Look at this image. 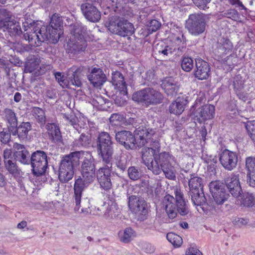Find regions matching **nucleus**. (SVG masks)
I'll list each match as a JSON object with an SVG mask.
<instances>
[{
    "instance_id": "f257e3e1",
    "label": "nucleus",
    "mask_w": 255,
    "mask_h": 255,
    "mask_svg": "<svg viewBox=\"0 0 255 255\" xmlns=\"http://www.w3.org/2000/svg\"><path fill=\"white\" fill-rule=\"evenodd\" d=\"M27 26L26 29V26L24 25V31H26L23 34L24 39L31 46H38L44 41H57L63 27V18L58 14L55 13L52 16L50 25L48 26H41L38 24H30Z\"/></svg>"
},
{
    "instance_id": "f03ea898",
    "label": "nucleus",
    "mask_w": 255,
    "mask_h": 255,
    "mask_svg": "<svg viewBox=\"0 0 255 255\" xmlns=\"http://www.w3.org/2000/svg\"><path fill=\"white\" fill-rule=\"evenodd\" d=\"M83 156L84 158L81 166L83 176L82 185L86 186L94 181L95 171L94 158L90 153L75 151L65 156V173L66 172L65 174V182L73 178V168L79 164V160Z\"/></svg>"
},
{
    "instance_id": "7ed1b4c3",
    "label": "nucleus",
    "mask_w": 255,
    "mask_h": 255,
    "mask_svg": "<svg viewBox=\"0 0 255 255\" xmlns=\"http://www.w3.org/2000/svg\"><path fill=\"white\" fill-rule=\"evenodd\" d=\"M163 206L165 209L168 217L170 219L176 217L177 213L184 216L189 212L188 208L183 199V194L179 191H175V198L169 194L164 196Z\"/></svg>"
},
{
    "instance_id": "20e7f679",
    "label": "nucleus",
    "mask_w": 255,
    "mask_h": 255,
    "mask_svg": "<svg viewBox=\"0 0 255 255\" xmlns=\"http://www.w3.org/2000/svg\"><path fill=\"white\" fill-rule=\"evenodd\" d=\"M96 148L98 155L104 163L110 164L114 153L112 137L107 132H101L97 139Z\"/></svg>"
},
{
    "instance_id": "39448f33",
    "label": "nucleus",
    "mask_w": 255,
    "mask_h": 255,
    "mask_svg": "<svg viewBox=\"0 0 255 255\" xmlns=\"http://www.w3.org/2000/svg\"><path fill=\"white\" fill-rule=\"evenodd\" d=\"M106 25L111 32L121 36H129L134 32V28L132 23L117 15L110 16Z\"/></svg>"
},
{
    "instance_id": "423d86ee",
    "label": "nucleus",
    "mask_w": 255,
    "mask_h": 255,
    "mask_svg": "<svg viewBox=\"0 0 255 255\" xmlns=\"http://www.w3.org/2000/svg\"><path fill=\"white\" fill-rule=\"evenodd\" d=\"M0 29L7 31L10 35H20L22 32L19 23L13 18L11 12L5 8H0Z\"/></svg>"
},
{
    "instance_id": "0eeeda50",
    "label": "nucleus",
    "mask_w": 255,
    "mask_h": 255,
    "mask_svg": "<svg viewBox=\"0 0 255 255\" xmlns=\"http://www.w3.org/2000/svg\"><path fill=\"white\" fill-rule=\"evenodd\" d=\"M133 101L140 102L146 106L158 104L162 102V94L151 88H144L134 93L132 97Z\"/></svg>"
},
{
    "instance_id": "6e6552de",
    "label": "nucleus",
    "mask_w": 255,
    "mask_h": 255,
    "mask_svg": "<svg viewBox=\"0 0 255 255\" xmlns=\"http://www.w3.org/2000/svg\"><path fill=\"white\" fill-rule=\"evenodd\" d=\"M85 186L82 185V180L78 179L76 180L74 184V193H75V202L76 206L74 210L76 212L82 213L84 214L89 213L92 214L91 211H90V200L88 198H84L82 200L81 204V198L82 190ZM101 210L98 208L95 212L92 213L93 215L100 216Z\"/></svg>"
},
{
    "instance_id": "1a4fd4ad",
    "label": "nucleus",
    "mask_w": 255,
    "mask_h": 255,
    "mask_svg": "<svg viewBox=\"0 0 255 255\" xmlns=\"http://www.w3.org/2000/svg\"><path fill=\"white\" fill-rule=\"evenodd\" d=\"M207 21L206 15L203 13L192 14L186 20V27L191 34L198 36L205 31Z\"/></svg>"
},
{
    "instance_id": "9d476101",
    "label": "nucleus",
    "mask_w": 255,
    "mask_h": 255,
    "mask_svg": "<svg viewBox=\"0 0 255 255\" xmlns=\"http://www.w3.org/2000/svg\"><path fill=\"white\" fill-rule=\"evenodd\" d=\"M128 206L130 211L134 213L140 221H143L147 218L148 206L147 202L142 198L134 195L128 197Z\"/></svg>"
},
{
    "instance_id": "9b49d317",
    "label": "nucleus",
    "mask_w": 255,
    "mask_h": 255,
    "mask_svg": "<svg viewBox=\"0 0 255 255\" xmlns=\"http://www.w3.org/2000/svg\"><path fill=\"white\" fill-rule=\"evenodd\" d=\"M160 165L162 171L166 178L175 180L176 179V167L175 157L168 152H163L159 154Z\"/></svg>"
},
{
    "instance_id": "f8f14e48",
    "label": "nucleus",
    "mask_w": 255,
    "mask_h": 255,
    "mask_svg": "<svg viewBox=\"0 0 255 255\" xmlns=\"http://www.w3.org/2000/svg\"><path fill=\"white\" fill-rule=\"evenodd\" d=\"M30 162L32 172L37 176L44 174L48 166L47 155L45 152L37 150L30 156Z\"/></svg>"
},
{
    "instance_id": "ddd939ff",
    "label": "nucleus",
    "mask_w": 255,
    "mask_h": 255,
    "mask_svg": "<svg viewBox=\"0 0 255 255\" xmlns=\"http://www.w3.org/2000/svg\"><path fill=\"white\" fill-rule=\"evenodd\" d=\"M101 167L97 172V177L101 187L105 190L112 188V184L111 180L112 161L110 164Z\"/></svg>"
},
{
    "instance_id": "4468645a",
    "label": "nucleus",
    "mask_w": 255,
    "mask_h": 255,
    "mask_svg": "<svg viewBox=\"0 0 255 255\" xmlns=\"http://www.w3.org/2000/svg\"><path fill=\"white\" fill-rule=\"evenodd\" d=\"M115 138L116 140L124 145L127 149H133L137 147V142L135 137L129 131H119L116 133Z\"/></svg>"
},
{
    "instance_id": "2eb2a0df",
    "label": "nucleus",
    "mask_w": 255,
    "mask_h": 255,
    "mask_svg": "<svg viewBox=\"0 0 255 255\" xmlns=\"http://www.w3.org/2000/svg\"><path fill=\"white\" fill-rule=\"evenodd\" d=\"M219 160L225 169L231 171L236 168L238 158L236 152L228 149H225L220 154Z\"/></svg>"
},
{
    "instance_id": "dca6fc26",
    "label": "nucleus",
    "mask_w": 255,
    "mask_h": 255,
    "mask_svg": "<svg viewBox=\"0 0 255 255\" xmlns=\"http://www.w3.org/2000/svg\"><path fill=\"white\" fill-rule=\"evenodd\" d=\"M180 174L184 179L188 180L190 192L203 189V179L201 177L183 169H181Z\"/></svg>"
},
{
    "instance_id": "f3484780",
    "label": "nucleus",
    "mask_w": 255,
    "mask_h": 255,
    "mask_svg": "<svg viewBox=\"0 0 255 255\" xmlns=\"http://www.w3.org/2000/svg\"><path fill=\"white\" fill-rule=\"evenodd\" d=\"M87 46V44L84 38L79 37L77 38L75 35L72 37H69L67 42L66 52L67 53L76 54L84 51Z\"/></svg>"
},
{
    "instance_id": "a211bd4d",
    "label": "nucleus",
    "mask_w": 255,
    "mask_h": 255,
    "mask_svg": "<svg viewBox=\"0 0 255 255\" xmlns=\"http://www.w3.org/2000/svg\"><path fill=\"white\" fill-rule=\"evenodd\" d=\"M212 196L214 201L209 203L208 210L209 211L214 210L216 212L222 211V205L227 201L230 196L229 194L225 189L212 194Z\"/></svg>"
},
{
    "instance_id": "6ab92c4d",
    "label": "nucleus",
    "mask_w": 255,
    "mask_h": 255,
    "mask_svg": "<svg viewBox=\"0 0 255 255\" xmlns=\"http://www.w3.org/2000/svg\"><path fill=\"white\" fill-rule=\"evenodd\" d=\"M81 9L85 17L93 22H98L101 17V12L94 5L89 3H82Z\"/></svg>"
},
{
    "instance_id": "aec40b11",
    "label": "nucleus",
    "mask_w": 255,
    "mask_h": 255,
    "mask_svg": "<svg viewBox=\"0 0 255 255\" xmlns=\"http://www.w3.org/2000/svg\"><path fill=\"white\" fill-rule=\"evenodd\" d=\"M226 186L230 193L235 197H239L242 192V189L239 181L238 174L232 173L226 180Z\"/></svg>"
},
{
    "instance_id": "412c9836",
    "label": "nucleus",
    "mask_w": 255,
    "mask_h": 255,
    "mask_svg": "<svg viewBox=\"0 0 255 255\" xmlns=\"http://www.w3.org/2000/svg\"><path fill=\"white\" fill-rule=\"evenodd\" d=\"M32 126L30 122L21 123L18 126L9 128V131L13 135H17L20 140L27 138L28 132L31 130Z\"/></svg>"
},
{
    "instance_id": "4be33fe9",
    "label": "nucleus",
    "mask_w": 255,
    "mask_h": 255,
    "mask_svg": "<svg viewBox=\"0 0 255 255\" xmlns=\"http://www.w3.org/2000/svg\"><path fill=\"white\" fill-rule=\"evenodd\" d=\"M82 70L81 68L75 66L72 67L67 71V78L69 80L67 87H70V84L77 87L81 86L82 83L81 80Z\"/></svg>"
},
{
    "instance_id": "5701e85b",
    "label": "nucleus",
    "mask_w": 255,
    "mask_h": 255,
    "mask_svg": "<svg viewBox=\"0 0 255 255\" xmlns=\"http://www.w3.org/2000/svg\"><path fill=\"white\" fill-rule=\"evenodd\" d=\"M215 114V107L211 105H205L199 108L195 113V116L199 123L212 119Z\"/></svg>"
},
{
    "instance_id": "b1692460",
    "label": "nucleus",
    "mask_w": 255,
    "mask_h": 255,
    "mask_svg": "<svg viewBox=\"0 0 255 255\" xmlns=\"http://www.w3.org/2000/svg\"><path fill=\"white\" fill-rule=\"evenodd\" d=\"M210 72V66L207 62L201 59L196 60L195 77L199 80L206 79L209 76Z\"/></svg>"
},
{
    "instance_id": "393cba45",
    "label": "nucleus",
    "mask_w": 255,
    "mask_h": 255,
    "mask_svg": "<svg viewBox=\"0 0 255 255\" xmlns=\"http://www.w3.org/2000/svg\"><path fill=\"white\" fill-rule=\"evenodd\" d=\"M88 78L91 83L96 88L100 87L106 81V75L100 68H93Z\"/></svg>"
},
{
    "instance_id": "a878e982",
    "label": "nucleus",
    "mask_w": 255,
    "mask_h": 255,
    "mask_svg": "<svg viewBox=\"0 0 255 255\" xmlns=\"http://www.w3.org/2000/svg\"><path fill=\"white\" fill-rule=\"evenodd\" d=\"M135 134L138 136L139 141L137 142V146L141 147L148 143V140L154 134V131L151 129L140 127L135 130Z\"/></svg>"
},
{
    "instance_id": "bb28decb",
    "label": "nucleus",
    "mask_w": 255,
    "mask_h": 255,
    "mask_svg": "<svg viewBox=\"0 0 255 255\" xmlns=\"http://www.w3.org/2000/svg\"><path fill=\"white\" fill-rule=\"evenodd\" d=\"M13 147L15 150L14 153L15 159L22 164H29L30 161V155L25 147L21 144L15 143Z\"/></svg>"
},
{
    "instance_id": "cd10ccee",
    "label": "nucleus",
    "mask_w": 255,
    "mask_h": 255,
    "mask_svg": "<svg viewBox=\"0 0 255 255\" xmlns=\"http://www.w3.org/2000/svg\"><path fill=\"white\" fill-rule=\"evenodd\" d=\"M161 87L166 94L169 96L176 95L179 89L177 82L172 77L165 78L162 81Z\"/></svg>"
},
{
    "instance_id": "c85d7f7f",
    "label": "nucleus",
    "mask_w": 255,
    "mask_h": 255,
    "mask_svg": "<svg viewBox=\"0 0 255 255\" xmlns=\"http://www.w3.org/2000/svg\"><path fill=\"white\" fill-rule=\"evenodd\" d=\"M233 49V44L228 39L222 37L218 41L215 53L219 56L230 53Z\"/></svg>"
},
{
    "instance_id": "c756f323",
    "label": "nucleus",
    "mask_w": 255,
    "mask_h": 255,
    "mask_svg": "<svg viewBox=\"0 0 255 255\" xmlns=\"http://www.w3.org/2000/svg\"><path fill=\"white\" fill-rule=\"evenodd\" d=\"M193 203L195 206H202V209L209 208V203L206 202L203 189L190 192Z\"/></svg>"
},
{
    "instance_id": "7c9ffc66",
    "label": "nucleus",
    "mask_w": 255,
    "mask_h": 255,
    "mask_svg": "<svg viewBox=\"0 0 255 255\" xmlns=\"http://www.w3.org/2000/svg\"><path fill=\"white\" fill-rule=\"evenodd\" d=\"M65 26L67 30L70 31V36L69 37H72V36L76 35L77 38H79V37L84 38V35L86 32L87 28L81 23L76 22L74 24L71 23L67 25L65 23Z\"/></svg>"
},
{
    "instance_id": "2f4dec72",
    "label": "nucleus",
    "mask_w": 255,
    "mask_h": 255,
    "mask_svg": "<svg viewBox=\"0 0 255 255\" xmlns=\"http://www.w3.org/2000/svg\"><path fill=\"white\" fill-rule=\"evenodd\" d=\"M112 83L115 88L118 89L122 94L125 95L127 93V85L123 75L120 72H117L113 75Z\"/></svg>"
},
{
    "instance_id": "473e14b6",
    "label": "nucleus",
    "mask_w": 255,
    "mask_h": 255,
    "mask_svg": "<svg viewBox=\"0 0 255 255\" xmlns=\"http://www.w3.org/2000/svg\"><path fill=\"white\" fill-rule=\"evenodd\" d=\"M46 128L49 138L53 142L62 141V134L58 126L54 124H48L46 126Z\"/></svg>"
},
{
    "instance_id": "72a5a7b5",
    "label": "nucleus",
    "mask_w": 255,
    "mask_h": 255,
    "mask_svg": "<svg viewBox=\"0 0 255 255\" xmlns=\"http://www.w3.org/2000/svg\"><path fill=\"white\" fill-rule=\"evenodd\" d=\"M135 236V231L130 227L127 228L124 231H121L118 233L120 241L125 244L130 242Z\"/></svg>"
},
{
    "instance_id": "f704fd0d",
    "label": "nucleus",
    "mask_w": 255,
    "mask_h": 255,
    "mask_svg": "<svg viewBox=\"0 0 255 255\" xmlns=\"http://www.w3.org/2000/svg\"><path fill=\"white\" fill-rule=\"evenodd\" d=\"M3 116L8 125V129L13 128L17 125V119L14 112L10 109H5L3 111Z\"/></svg>"
},
{
    "instance_id": "c9c22d12",
    "label": "nucleus",
    "mask_w": 255,
    "mask_h": 255,
    "mask_svg": "<svg viewBox=\"0 0 255 255\" xmlns=\"http://www.w3.org/2000/svg\"><path fill=\"white\" fill-rule=\"evenodd\" d=\"M184 100L178 98L170 105L169 110L171 114L180 115L184 110Z\"/></svg>"
},
{
    "instance_id": "e433bc0d",
    "label": "nucleus",
    "mask_w": 255,
    "mask_h": 255,
    "mask_svg": "<svg viewBox=\"0 0 255 255\" xmlns=\"http://www.w3.org/2000/svg\"><path fill=\"white\" fill-rule=\"evenodd\" d=\"M148 169L151 170L155 175H159L162 172V168L160 165L159 154L154 156V161H152L145 165Z\"/></svg>"
},
{
    "instance_id": "4c0bfd02",
    "label": "nucleus",
    "mask_w": 255,
    "mask_h": 255,
    "mask_svg": "<svg viewBox=\"0 0 255 255\" xmlns=\"http://www.w3.org/2000/svg\"><path fill=\"white\" fill-rule=\"evenodd\" d=\"M40 63V59L38 56H32L25 63V70L31 73L36 70Z\"/></svg>"
},
{
    "instance_id": "58836bf2",
    "label": "nucleus",
    "mask_w": 255,
    "mask_h": 255,
    "mask_svg": "<svg viewBox=\"0 0 255 255\" xmlns=\"http://www.w3.org/2000/svg\"><path fill=\"white\" fill-rule=\"evenodd\" d=\"M158 155V154H155L153 150L147 147H144L142 150V159L145 165L153 161L154 156Z\"/></svg>"
},
{
    "instance_id": "ea45409f",
    "label": "nucleus",
    "mask_w": 255,
    "mask_h": 255,
    "mask_svg": "<svg viewBox=\"0 0 255 255\" xmlns=\"http://www.w3.org/2000/svg\"><path fill=\"white\" fill-rule=\"evenodd\" d=\"M91 104L98 109L102 110H106L107 108L104 107L106 103H109V101L107 99L103 98L100 95H95L94 98L91 100Z\"/></svg>"
},
{
    "instance_id": "a19ab883",
    "label": "nucleus",
    "mask_w": 255,
    "mask_h": 255,
    "mask_svg": "<svg viewBox=\"0 0 255 255\" xmlns=\"http://www.w3.org/2000/svg\"><path fill=\"white\" fill-rule=\"evenodd\" d=\"M4 164L6 169L10 174L14 176L19 174V171L15 159H7L5 161Z\"/></svg>"
},
{
    "instance_id": "79ce46f5",
    "label": "nucleus",
    "mask_w": 255,
    "mask_h": 255,
    "mask_svg": "<svg viewBox=\"0 0 255 255\" xmlns=\"http://www.w3.org/2000/svg\"><path fill=\"white\" fill-rule=\"evenodd\" d=\"M166 238L175 247H179L183 242L182 238L173 233H168L166 236Z\"/></svg>"
},
{
    "instance_id": "37998d69",
    "label": "nucleus",
    "mask_w": 255,
    "mask_h": 255,
    "mask_svg": "<svg viewBox=\"0 0 255 255\" xmlns=\"http://www.w3.org/2000/svg\"><path fill=\"white\" fill-rule=\"evenodd\" d=\"M32 112L33 116L39 123L42 124L45 123L46 118L44 110L38 107H34Z\"/></svg>"
},
{
    "instance_id": "c03bdc74",
    "label": "nucleus",
    "mask_w": 255,
    "mask_h": 255,
    "mask_svg": "<svg viewBox=\"0 0 255 255\" xmlns=\"http://www.w3.org/2000/svg\"><path fill=\"white\" fill-rule=\"evenodd\" d=\"M246 168L248 170L247 176L255 172V157H248L246 159Z\"/></svg>"
},
{
    "instance_id": "a18cd8bd",
    "label": "nucleus",
    "mask_w": 255,
    "mask_h": 255,
    "mask_svg": "<svg viewBox=\"0 0 255 255\" xmlns=\"http://www.w3.org/2000/svg\"><path fill=\"white\" fill-rule=\"evenodd\" d=\"M194 66L193 60L190 57H184L181 62L182 69L186 72L190 71Z\"/></svg>"
},
{
    "instance_id": "49530a36",
    "label": "nucleus",
    "mask_w": 255,
    "mask_h": 255,
    "mask_svg": "<svg viewBox=\"0 0 255 255\" xmlns=\"http://www.w3.org/2000/svg\"><path fill=\"white\" fill-rule=\"evenodd\" d=\"M255 199L253 195L248 192L243 193L242 203L244 206L251 207L254 204Z\"/></svg>"
},
{
    "instance_id": "de8ad7c7",
    "label": "nucleus",
    "mask_w": 255,
    "mask_h": 255,
    "mask_svg": "<svg viewBox=\"0 0 255 255\" xmlns=\"http://www.w3.org/2000/svg\"><path fill=\"white\" fill-rule=\"evenodd\" d=\"M244 79L240 75H237L234 78L233 85L237 91H240L244 88Z\"/></svg>"
},
{
    "instance_id": "09e8293b",
    "label": "nucleus",
    "mask_w": 255,
    "mask_h": 255,
    "mask_svg": "<svg viewBox=\"0 0 255 255\" xmlns=\"http://www.w3.org/2000/svg\"><path fill=\"white\" fill-rule=\"evenodd\" d=\"M128 172V177L131 180H136L141 177L140 172L134 166L129 167Z\"/></svg>"
},
{
    "instance_id": "8fccbe9b",
    "label": "nucleus",
    "mask_w": 255,
    "mask_h": 255,
    "mask_svg": "<svg viewBox=\"0 0 255 255\" xmlns=\"http://www.w3.org/2000/svg\"><path fill=\"white\" fill-rule=\"evenodd\" d=\"M246 128L250 137L255 142V121L248 122Z\"/></svg>"
},
{
    "instance_id": "3c124183",
    "label": "nucleus",
    "mask_w": 255,
    "mask_h": 255,
    "mask_svg": "<svg viewBox=\"0 0 255 255\" xmlns=\"http://www.w3.org/2000/svg\"><path fill=\"white\" fill-rule=\"evenodd\" d=\"M145 145H149V146H145L148 148L151 149V150H153V152H154L156 154H159V152L160 150V144L159 141L157 140H153L152 139L148 140V143L146 144Z\"/></svg>"
},
{
    "instance_id": "603ef678",
    "label": "nucleus",
    "mask_w": 255,
    "mask_h": 255,
    "mask_svg": "<svg viewBox=\"0 0 255 255\" xmlns=\"http://www.w3.org/2000/svg\"><path fill=\"white\" fill-rule=\"evenodd\" d=\"M209 189L212 194L219 192L220 190H225L221 183L217 181L211 182L209 184Z\"/></svg>"
},
{
    "instance_id": "864d4df0",
    "label": "nucleus",
    "mask_w": 255,
    "mask_h": 255,
    "mask_svg": "<svg viewBox=\"0 0 255 255\" xmlns=\"http://www.w3.org/2000/svg\"><path fill=\"white\" fill-rule=\"evenodd\" d=\"M161 23L156 19H152L149 22L148 26V30L149 33L157 31L161 26Z\"/></svg>"
},
{
    "instance_id": "5fc2aeb1",
    "label": "nucleus",
    "mask_w": 255,
    "mask_h": 255,
    "mask_svg": "<svg viewBox=\"0 0 255 255\" xmlns=\"http://www.w3.org/2000/svg\"><path fill=\"white\" fill-rule=\"evenodd\" d=\"M116 165L121 171H125L128 165L127 158L124 156H120L116 162Z\"/></svg>"
},
{
    "instance_id": "6e6d98bb",
    "label": "nucleus",
    "mask_w": 255,
    "mask_h": 255,
    "mask_svg": "<svg viewBox=\"0 0 255 255\" xmlns=\"http://www.w3.org/2000/svg\"><path fill=\"white\" fill-rule=\"evenodd\" d=\"M222 15L224 17L236 20L238 18V13L235 9H231L222 12Z\"/></svg>"
},
{
    "instance_id": "4d7b16f0",
    "label": "nucleus",
    "mask_w": 255,
    "mask_h": 255,
    "mask_svg": "<svg viewBox=\"0 0 255 255\" xmlns=\"http://www.w3.org/2000/svg\"><path fill=\"white\" fill-rule=\"evenodd\" d=\"M11 133L8 130V131H1L0 132V140L3 144L8 143L10 140Z\"/></svg>"
},
{
    "instance_id": "13d9d810",
    "label": "nucleus",
    "mask_w": 255,
    "mask_h": 255,
    "mask_svg": "<svg viewBox=\"0 0 255 255\" xmlns=\"http://www.w3.org/2000/svg\"><path fill=\"white\" fill-rule=\"evenodd\" d=\"M116 208V204L113 203L111 205H108L107 210L104 214L106 218H113V214L115 213V209Z\"/></svg>"
},
{
    "instance_id": "bf43d9fd",
    "label": "nucleus",
    "mask_w": 255,
    "mask_h": 255,
    "mask_svg": "<svg viewBox=\"0 0 255 255\" xmlns=\"http://www.w3.org/2000/svg\"><path fill=\"white\" fill-rule=\"evenodd\" d=\"M123 121V116L118 113H115L112 114L110 118V123L115 125H118V122H122Z\"/></svg>"
},
{
    "instance_id": "052dcab7",
    "label": "nucleus",
    "mask_w": 255,
    "mask_h": 255,
    "mask_svg": "<svg viewBox=\"0 0 255 255\" xmlns=\"http://www.w3.org/2000/svg\"><path fill=\"white\" fill-rule=\"evenodd\" d=\"M194 3L199 8L204 9L211 0H192Z\"/></svg>"
},
{
    "instance_id": "680f3d73",
    "label": "nucleus",
    "mask_w": 255,
    "mask_h": 255,
    "mask_svg": "<svg viewBox=\"0 0 255 255\" xmlns=\"http://www.w3.org/2000/svg\"><path fill=\"white\" fill-rule=\"evenodd\" d=\"M233 223L235 226L242 227L248 224V220L244 218H236L233 220Z\"/></svg>"
},
{
    "instance_id": "e2e57ef3",
    "label": "nucleus",
    "mask_w": 255,
    "mask_h": 255,
    "mask_svg": "<svg viewBox=\"0 0 255 255\" xmlns=\"http://www.w3.org/2000/svg\"><path fill=\"white\" fill-rule=\"evenodd\" d=\"M205 161L207 164H209L210 166H211L212 165H214V164L217 163V159L216 156H213L211 155L207 157H205ZM213 168V169H214V167H210V168Z\"/></svg>"
},
{
    "instance_id": "0e129e2a",
    "label": "nucleus",
    "mask_w": 255,
    "mask_h": 255,
    "mask_svg": "<svg viewBox=\"0 0 255 255\" xmlns=\"http://www.w3.org/2000/svg\"><path fill=\"white\" fill-rule=\"evenodd\" d=\"M79 141L81 145L87 146L89 144V137L85 134H82L79 138Z\"/></svg>"
},
{
    "instance_id": "69168bd1",
    "label": "nucleus",
    "mask_w": 255,
    "mask_h": 255,
    "mask_svg": "<svg viewBox=\"0 0 255 255\" xmlns=\"http://www.w3.org/2000/svg\"><path fill=\"white\" fill-rule=\"evenodd\" d=\"M55 77L57 82L59 83L60 85L62 87H64V76L62 75L60 72H56L54 73Z\"/></svg>"
},
{
    "instance_id": "338daca9",
    "label": "nucleus",
    "mask_w": 255,
    "mask_h": 255,
    "mask_svg": "<svg viewBox=\"0 0 255 255\" xmlns=\"http://www.w3.org/2000/svg\"><path fill=\"white\" fill-rule=\"evenodd\" d=\"M143 250L145 252L149 254L153 253L154 252V248L149 243H145L143 246Z\"/></svg>"
},
{
    "instance_id": "774afa93",
    "label": "nucleus",
    "mask_w": 255,
    "mask_h": 255,
    "mask_svg": "<svg viewBox=\"0 0 255 255\" xmlns=\"http://www.w3.org/2000/svg\"><path fill=\"white\" fill-rule=\"evenodd\" d=\"M248 177H249L248 183L251 186L255 187V172Z\"/></svg>"
}]
</instances>
